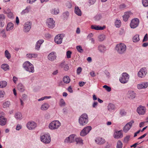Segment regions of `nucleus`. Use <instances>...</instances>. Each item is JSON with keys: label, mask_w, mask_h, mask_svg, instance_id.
Here are the masks:
<instances>
[{"label": "nucleus", "mask_w": 148, "mask_h": 148, "mask_svg": "<svg viewBox=\"0 0 148 148\" xmlns=\"http://www.w3.org/2000/svg\"><path fill=\"white\" fill-rule=\"evenodd\" d=\"M78 121L80 126H83L86 125L88 121V115L86 113L82 114L79 117Z\"/></svg>", "instance_id": "1"}, {"label": "nucleus", "mask_w": 148, "mask_h": 148, "mask_svg": "<svg viewBox=\"0 0 148 148\" xmlns=\"http://www.w3.org/2000/svg\"><path fill=\"white\" fill-rule=\"evenodd\" d=\"M126 49L125 45L123 43L117 44L115 47V50L117 53L121 54H123L125 53Z\"/></svg>", "instance_id": "2"}, {"label": "nucleus", "mask_w": 148, "mask_h": 148, "mask_svg": "<svg viewBox=\"0 0 148 148\" xmlns=\"http://www.w3.org/2000/svg\"><path fill=\"white\" fill-rule=\"evenodd\" d=\"M23 67L26 71L29 72L34 73V72L33 65L29 61L25 62L23 64Z\"/></svg>", "instance_id": "3"}, {"label": "nucleus", "mask_w": 148, "mask_h": 148, "mask_svg": "<svg viewBox=\"0 0 148 148\" xmlns=\"http://www.w3.org/2000/svg\"><path fill=\"white\" fill-rule=\"evenodd\" d=\"M61 124L58 121H54L50 123L49 125V128L51 130L57 129L60 125Z\"/></svg>", "instance_id": "4"}, {"label": "nucleus", "mask_w": 148, "mask_h": 148, "mask_svg": "<svg viewBox=\"0 0 148 148\" xmlns=\"http://www.w3.org/2000/svg\"><path fill=\"white\" fill-rule=\"evenodd\" d=\"M129 76L126 73H123L122 74V76L119 78L120 82L123 84H125L128 81Z\"/></svg>", "instance_id": "5"}, {"label": "nucleus", "mask_w": 148, "mask_h": 148, "mask_svg": "<svg viewBox=\"0 0 148 148\" xmlns=\"http://www.w3.org/2000/svg\"><path fill=\"white\" fill-rule=\"evenodd\" d=\"M41 140L42 142L48 144L51 141V137L49 134H44L40 137Z\"/></svg>", "instance_id": "6"}, {"label": "nucleus", "mask_w": 148, "mask_h": 148, "mask_svg": "<svg viewBox=\"0 0 148 148\" xmlns=\"http://www.w3.org/2000/svg\"><path fill=\"white\" fill-rule=\"evenodd\" d=\"M92 127L90 126H88L84 127L81 132L80 135L82 136L86 135L91 130Z\"/></svg>", "instance_id": "7"}, {"label": "nucleus", "mask_w": 148, "mask_h": 148, "mask_svg": "<svg viewBox=\"0 0 148 148\" xmlns=\"http://www.w3.org/2000/svg\"><path fill=\"white\" fill-rule=\"evenodd\" d=\"M147 73V70L145 67L142 68L138 71V75L140 77L143 78L145 77Z\"/></svg>", "instance_id": "8"}, {"label": "nucleus", "mask_w": 148, "mask_h": 148, "mask_svg": "<svg viewBox=\"0 0 148 148\" xmlns=\"http://www.w3.org/2000/svg\"><path fill=\"white\" fill-rule=\"evenodd\" d=\"M64 36L63 34H58L55 37L54 41L55 42L58 44H60L62 42V39Z\"/></svg>", "instance_id": "9"}, {"label": "nucleus", "mask_w": 148, "mask_h": 148, "mask_svg": "<svg viewBox=\"0 0 148 148\" xmlns=\"http://www.w3.org/2000/svg\"><path fill=\"white\" fill-rule=\"evenodd\" d=\"M139 20L138 18H136L132 19L130 23V27L132 28H135L138 25Z\"/></svg>", "instance_id": "10"}, {"label": "nucleus", "mask_w": 148, "mask_h": 148, "mask_svg": "<svg viewBox=\"0 0 148 148\" xmlns=\"http://www.w3.org/2000/svg\"><path fill=\"white\" fill-rule=\"evenodd\" d=\"M55 23L52 18H49L47 19L46 24L49 28L52 29L55 27Z\"/></svg>", "instance_id": "11"}, {"label": "nucleus", "mask_w": 148, "mask_h": 148, "mask_svg": "<svg viewBox=\"0 0 148 148\" xmlns=\"http://www.w3.org/2000/svg\"><path fill=\"white\" fill-rule=\"evenodd\" d=\"M127 97L131 100L134 99L136 97V93L133 90H129L127 93Z\"/></svg>", "instance_id": "12"}, {"label": "nucleus", "mask_w": 148, "mask_h": 148, "mask_svg": "<svg viewBox=\"0 0 148 148\" xmlns=\"http://www.w3.org/2000/svg\"><path fill=\"white\" fill-rule=\"evenodd\" d=\"M32 23L30 21L26 22L24 25L23 31L25 32H29L31 27Z\"/></svg>", "instance_id": "13"}, {"label": "nucleus", "mask_w": 148, "mask_h": 148, "mask_svg": "<svg viewBox=\"0 0 148 148\" xmlns=\"http://www.w3.org/2000/svg\"><path fill=\"white\" fill-rule=\"evenodd\" d=\"M134 123V121L133 120H131L130 122L128 123L124 127L123 129V131L126 133L131 127L132 124Z\"/></svg>", "instance_id": "14"}, {"label": "nucleus", "mask_w": 148, "mask_h": 148, "mask_svg": "<svg viewBox=\"0 0 148 148\" xmlns=\"http://www.w3.org/2000/svg\"><path fill=\"white\" fill-rule=\"evenodd\" d=\"M75 135L74 134L70 135L69 137L66 138L64 140V142L70 143L73 142L75 140Z\"/></svg>", "instance_id": "15"}, {"label": "nucleus", "mask_w": 148, "mask_h": 148, "mask_svg": "<svg viewBox=\"0 0 148 148\" xmlns=\"http://www.w3.org/2000/svg\"><path fill=\"white\" fill-rule=\"evenodd\" d=\"M57 57L56 54L55 52L52 51L49 53L47 56L48 59L51 61L55 60Z\"/></svg>", "instance_id": "16"}, {"label": "nucleus", "mask_w": 148, "mask_h": 148, "mask_svg": "<svg viewBox=\"0 0 148 148\" xmlns=\"http://www.w3.org/2000/svg\"><path fill=\"white\" fill-rule=\"evenodd\" d=\"M146 108L144 106H140L137 108V111L140 115H143L145 112Z\"/></svg>", "instance_id": "17"}, {"label": "nucleus", "mask_w": 148, "mask_h": 148, "mask_svg": "<svg viewBox=\"0 0 148 148\" xmlns=\"http://www.w3.org/2000/svg\"><path fill=\"white\" fill-rule=\"evenodd\" d=\"M27 127L29 130L35 128L36 126V123L34 121L29 122L27 124Z\"/></svg>", "instance_id": "18"}, {"label": "nucleus", "mask_w": 148, "mask_h": 148, "mask_svg": "<svg viewBox=\"0 0 148 148\" xmlns=\"http://www.w3.org/2000/svg\"><path fill=\"white\" fill-rule=\"evenodd\" d=\"M95 141L97 144L100 145H103L105 143V140L100 137L96 138L95 140Z\"/></svg>", "instance_id": "19"}, {"label": "nucleus", "mask_w": 148, "mask_h": 148, "mask_svg": "<svg viewBox=\"0 0 148 148\" xmlns=\"http://www.w3.org/2000/svg\"><path fill=\"white\" fill-rule=\"evenodd\" d=\"M123 136L122 131H116L114 133V138L119 139L122 138Z\"/></svg>", "instance_id": "20"}, {"label": "nucleus", "mask_w": 148, "mask_h": 148, "mask_svg": "<svg viewBox=\"0 0 148 148\" xmlns=\"http://www.w3.org/2000/svg\"><path fill=\"white\" fill-rule=\"evenodd\" d=\"M148 86V82H143L141 84H138L137 85L138 88L140 89L142 88H147Z\"/></svg>", "instance_id": "21"}, {"label": "nucleus", "mask_w": 148, "mask_h": 148, "mask_svg": "<svg viewBox=\"0 0 148 148\" xmlns=\"http://www.w3.org/2000/svg\"><path fill=\"white\" fill-rule=\"evenodd\" d=\"M5 20V16L3 14H0V26L3 27L4 25Z\"/></svg>", "instance_id": "22"}, {"label": "nucleus", "mask_w": 148, "mask_h": 148, "mask_svg": "<svg viewBox=\"0 0 148 148\" xmlns=\"http://www.w3.org/2000/svg\"><path fill=\"white\" fill-rule=\"evenodd\" d=\"M131 15V13L130 12H125L124 15L123 16V21L125 22L127 21Z\"/></svg>", "instance_id": "23"}, {"label": "nucleus", "mask_w": 148, "mask_h": 148, "mask_svg": "<svg viewBox=\"0 0 148 148\" xmlns=\"http://www.w3.org/2000/svg\"><path fill=\"white\" fill-rule=\"evenodd\" d=\"M98 49L100 53H104L106 51V48L104 45H100L98 46Z\"/></svg>", "instance_id": "24"}, {"label": "nucleus", "mask_w": 148, "mask_h": 148, "mask_svg": "<svg viewBox=\"0 0 148 148\" xmlns=\"http://www.w3.org/2000/svg\"><path fill=\"white\" fill-rule=\"evenodd\" d=\"M49 105L48 103H45L42 105L40 109L42 110H46L49 108Z\"/></svg>", "instance_id": "25"}, {"label": "nucleus", "mask_w": 148, "mask_h": 148, "mask_svg": "<svg viewBox=\"0 0 148 148\" xmlns=\"http://www.w3.org/2000/svg\"><path fill=\"white\" fill-rule=\"evenodd\" d=\"M6 119L3 116H0V125H5L6 122Z\"/></svg>", "instance_id": "26"}, {"label": "nucleus", "mask_w": 148, "mask_h": 148, "mask_svg": "<svg viewBox=\"0 0 148 148\" xmlns=\"http://www.w3.org/2000/svg\"><path fill=\"white\" fill-rule=\"evenodd\" d=\"M14 25L11 22L9 23L7 25L6 30L7 31H10L14 28Z\"/></svg>", "instance_id": "27"}, {"label": "nucleus", "mask_w": 148, "mask_h": 148, "mask_svg": "<svg viewBox=\"0 0 148 148\" xmlns=\"http://www.w3.org/2000/svg\"><path fill=\"white\" fill-rule=\"evenodd\" d=\"M31 9V7L29 6H27L25 9L23 10L21 13L22 15H24L28 13Z\"/></svg>", "instance_id": "28"}, {"label": "nucleus", "mask_w": 148, "mask_h": 148, "mask_svg": "<svg viewBox=\"0 0 148 148\" xmlns=\"http://www.w3.org/2000/svg\"><path fill=\"white\" fill-rule=\"evenodd\" d=\"M104 28V27H101L96 25H92L91 26V28L92 29H94L96 30H102Z\"/></svg>", "instance_id": "29"}, {"label": "nucleus", "mask_w": 148, "mask_h": 148, "mask_svg": "<svg viewBox=\"0 0 148 148\" xmlns=\"http://www.w3.org/2000/svg\"><path fill=\"white\" fill-rule=\"evenodd\" d=\"M108 109L110 112L115 110V105L112 103H109L108 106Z\"/></svg>", "instance_id": "30"}, {"label": "nucleus", "mask_w": 148, "mask_h": 148, "mask_svg": "<svg viewBox=\"0 0 148 148\" xmlns=\"http://www.w3.org/2000/svg\"><path fill=\"white\" fill-rule=\"evenodd\" d=\"M26 56L28 58L31 59L37 57L38 54L36 53H28L27 54Z\"/></svg>", "instance_id": "31"}, {"label": "nucleus", "mask_w": 148, "mask_h": 148, "mask_svg": "<svg viewBox=\"0 0 148 148\" xmlns=\"http://www.w3.org/2000/svg\"><path fill=\"white\" fill-rule=\"evenodd\" d=\"M75 12L78 16H81L82 15L81 11L78 7H75Z\"/></svg>", "instance_id": "32"}, {"label": "nucleus", "mask_w": 148, "mask_h": 148, "mask_svg": "<svg viewBox=\"0 0 148 148\" xmlns=\"http://www.w3.org/2000/svg\"><path fill=\"white\" fill-rule=\"evenodd\" d=\"M17 88L18 90L21 92H23L25 90V88L23 85L21 83L18 84Z\"/></svg>", "instance_id": "33"}, {"label": "nucleus", "mask_w": 148, "mask_h": 148, "mask_svg": "<svg viewBox=\"0 0 148 148\" xmlns=\"http://www.w3.org/2000/svg\"><path fill=\"white\" fill-rule=\"evenodd\" d=\"M63 81L64 83H69L70 82V79L68 76H65L63 78Z\"/></svg>", "instance_id": "34"}, {"label": "nucleus", "mask_w": 148, "mask_h": 148, "mask_svg": "<svg viewBox=\"0 0 148 148\" xmlns=\"http://www.w3.org/2000/svg\"><path fill=\"white\" fill-rule=\"evenodd\" d=\"M7 84L6 81L4 80L1 81L0 82V87L1 88L5 87Z\"/></svg>", "instance_id": "35"}, {"label": "nucleus", "mask_w": 148, "mask_h": 148, "mask_svg": "<svg viewBox=\"0 0 148 148\" xmlns=\"http://www.w3.org/2000/svg\"><path fill=\"white\" fill-rule=\"evenodd\" d=\"M59 105L61 107H64L66 106V103L63 99H61L60 100Z\"/></svg>", "instance_id": "36"}, {"label": "nucleus", "mask_w": 148, "mask_h": 148, "mask_svg": "<svg viewBox=\"0 0 148 148\" xmlns=\"http://www.w3.org/2000/svg\"><path fill=\"white\" fill-rule=\"evenodd\" d=\"M15 117L17 119L21 120L22 118V115L21 113L18 112L15 114Z\"/></svg>", "instance_id": "37"}, {"label": "nucleus", "mask_w": 148, "mask_h": 148, "mask_svg": "<svg viewBox=\"0 0 148 148\" xmlns=\"http://www.w3.org/2000/svg\"><path fill=\"white\" fill-rule=\"evenodd\" d=\"M139 35L136 34L133 38V41L134 42H137L140 40Z\"/></svg>", "instance_id": "38"}, {"label": "nucleus", "mask_w": 148, "mask_h": 148, "mask_svg": "<svg viewBox=\"0 0 148 148\" xmlns=\"http://www.w3.org/2000/svg\"><path fill=\"white\" fill-rule=\"evenodd\" d=\"M1 68L5 71H6L9 69V66L7 64H3L2 65Z\"/></svg>", "instance_id": "39"}, {"label": "nucleus", "mask_w": 148, "mask_h": 148, "mask_svg": "<svg viewBox=\"0 0 148 148\" xmlns=\"http://www.w3.org/2000/svg\"><path fill=\"white\" fill-rule=\"evenodd\" d=\"M75 142H76L77 144L79 143L82 144H83V141L80 138L78 137L77 138H75Z\"/></svg>", "instance_id": "40"}, {"label": "nucleus", "mask_w": 148, "mask_h": 148, "mask_svg": "<svg viewBox=\"0 0 148 148\" xmlns=\"http://www.w3.org/2000/svg\"><path fill=\"white\" fill-rule=\"evenodd\" d=\"M98 38L99 41H102L105 39L106 36L104 34H101L98 36Z\"/></svg>", "instance_id": "41"}, {"label": "nucleus", "mask_w": 148, "mask_h": 148, "mask_svg": "<svg viewBox=\"0 0 148 148\" xmlns=\"http://www.w3.org/2000/svg\"><path fill=\"white\" fill-rule=\"evenodd\" d=\"M5 57L8 59H10L11 57V54L8 50H6L5 51Z\"/></svg>", "instance_id": "42"}, {"label": "nucleus", "mask_w": 148, "mask_h": 148, "mask_svg": "<svg viewBox=\"0 0 148 148\" xmlns=\"http://www.w3.org/2000/svg\"><path fill=\"white\" fill-rule=\"evenodd\" d=\"M101 15L99 14H97L94 17L95 20L96 21H99L101 18Z\"/></svg>", "instance_id": "43"}, {"label": "nucleus", "mask_w": 148, "mask_h": 148, "mask_svg": "<svg viewBox=\"0 0 148 148\" xmlns=\"http://www.w3.org/2000/svg\"><path fill=\"white\" fill-rule=\"evenodd\" d=\"M59 11L58 9L54 8L51 10V13L53 14H57L59 13Z\"/></svg>", "instance_id": "44"}, {"label": "nucleus", "mask_w": 148, "mask_h": 148, "mask_svg": "<svg viewBox=\"0 0 148 148\" xmlns=\"http://www.w3.org/2000/svg\"><path fill=\"white\" fill-rule=\"evenodd\" d=\"M115 24L116 27H120L121 24V21L119 20H117L115 22Z\"/></svg>", "instance_id": "45"}, {"label": "nucleus", "mask_w": 148, "mask_h": 148, "mask_svg": "<svg viewBox=\"0 0 148 148\" xmlns=\"http://www.w3.org/2000/svg\"><path fill=\"white\" fill-rule=\"evenodd\" d=\"M10 105V102L8 101H6L3 104V107L4 108L8 107Z\"/></svg>", "instance_id": "46"}, {"label": "nucleus", "mask_w": 148, "mask_h": 148, "mask_svg": "<svg viewBox=\"0 0 148 148\" xmlns=\"http://www.w3.org/2000/svg\"><path fill=\"white\" fill-rule=\"evenodd\" d=\"M123 146V144L120 140H119L117 143L116 146L117 148H122Z\"/></svg>", "instance_id": "47"}, {"label": "nucleus", "mask_w": 148, "mask_h": 148, "mask_svg": "<svg viewBox=\"0 0 148 148\" xmlns=\"http://www.w3.org/2000/svg\"><path fill=\"white\" fill-rule=\"evenodd\" d=\"M76 49L77 51L79 53H82L83 51V50L82 49V47L80 45L77 46L76 47Z\"/></svg>", "instance_id": "48"}, {"label": "nucleus", "mask_w": 148, "mask_h": 148, "mask_svg": "<svg viewBox=\"0 0 148 148\" xmlns=\"http://www.w3.org/2000/svg\"><path fill=\"white\" fill-rule=\"evenodd\" d=\"M142 3L144 6L147 7L148 6V0H143Z\"/></svg>", "instance_id": "49"}, {"label": "nucleus", "mask_w": 148, "mask_h": 148, "mask_svg": "<svg viewBox=\"0 0 148 148\" xmlns=\"http://www.w3.org/2000/svg\"><path fill=\"white\" fill-rule=\"evenodd\" d=\"M103 88H105V89L108 92H109L111 90V87L106 85L103 86Z\"/></svg>", "instance_id": "50"}, {"label": "nucleus", "mask_w": 148, "mask_h": 148, "mask_svg": "<svg viewBox=\"0 0 148 148\" xmlns=\"http://www.w3.org/2000/svg\"><path fill=\"white\" fill-rule=\"evenodd\" d=\"M120 114L121 116H123L126 115V112L124 109H122L120 110Z\"/></svg>", "instance_id": "51"}, {"label": "nucleus", "mask_w": 148, "mask_h": 148, "mask_svg": "<svg viewBox=\"0 0 148 148\" xmlns=\"http://www.w3.org/2000/svg\"><path fill=\"white\" fill-rule=\"evenodd\" d=\"M71 52L70 51H68L66 52V56L67 58H71Z\"/></svg>", "instance_id": "52"}, {"label": "nucleus", "mask_w": 148, "mask_h": 148, "mask_svg": "<svg viewBox=\"0 0 148 148\" xmlns=\"http://www.w3.org/2000/svg\"><path fill=\"white\" fill-rule=\"evenodd\" d=\"M69 15V13L67 11H66L63 13V16L64 18L66 19L68 18Z\"/></svg>", "instance_id": "53"}, {"label": "nucleus", "mask_w": 148, "mask_h": 148, "mask_svg": "<svg viewBox=\"0 0 148 148\" xmlns=\"http://www.w3.org/2000/svg\"><path fill=\"white\" fill-rule=\"evenodd\" d=\"M8 15V17L9 18H12L13 17V13L11 12H9L6 13Z\"/></svg>", "instance_id": "54"}, {"label": "nucleus", "mask_w": 148, "mask_h": 148, "mask_svg": "<svg viewBox=\"0 0 148 148\" xmlns=\"http://www.w3.org/2000/svg\"><path fill=\"white\" fill-rule=\"evenodd\" d=\"M130 138V136H127L124 138V141L125 143H127Z\"/></svg>", "instance_id": "55"}, {"label": "nucleus", "mask_w": 148, "mask_h": 148, "mask_svg": "<svg viewBox=\"0 0 148 148\" xmlns=\"http://www.w3.org/2000/svg\"><path fill=\"white\" fill-rule=\"evenodd\" d=\"M98 103L97 101H94L92 104V107L93 108H96L97 107Z\"/></svg>", "instance_id": "56"}, {"label": "nucleus", "mask_w": 148, "mask_h": 148, "mask_svg": "<svg viewBox=\"0 0 148 148\" xmlns=\"http://www.w3.org/2000/svg\"><path fill=\"white\" fill-rule=\"evenodd\" d=\"M148 40V35L147 34H146L144 36L143 39V42H144L145 41H147Z\"/></svg>", "instance_id": "57"}, {"label": "nucleus", "mask_w": 148, "mask_h": 148, "mask_svg": "<svg viewBox=\"0 0 148 148\" xmlns=\"http://www.w3.org/2000/svg\"><path fill=\"white\" fill-rule=\"evenodd\" d=\"M40 46L41 45H39L38 43L37 42L35 45V49L38 50H39Z\"/></svg>", "instance_id": "58"}, {"label": "nucleus", "mask_w": 148, "mask_h": 148, "mask_svg": "<svg viewBox=\"0 0 148 148\" xmlns=\"http://www.w3.org/2000/svg\"><path fill=\"white\" fill-rule=\"evenodd\" d=\"M82 69L80 67H78L77 70V74L79 75L80 73L82 71Z\"/></svg>", "instance_id": "59"}, {"label": "nucleus", "mask_w": 148, "mask_h": 148, "mask_svg": "<svg viewBox=\"0 0 148 148\" xmlns=\"http://www.w3.org/2000/svg\"><path fill=\"white\" fill-rule=\"evenodd\" d=\"M64 66V67H63V68L64 69V70L67 71L69 69V66H68L67 64H66Z\"/></svg>", "instance_id": "60"}, {"label": "nucleus", "mask_w": 148, "mask_h": 148, "mask_svg": "<svg viewBox=\"0 0 148 148\" xmlns=\"http://www.w3.org/2000/svg\"><path fill=\"white\" fill-rule=\"evenodd\" d=\"M5 92L4 91H0V97H4Z\"/></svg>", "instance_id": "61"}, {"label": "nucleus", "mask_w": 148, "mask_h": 148, "mask_svg": "<svg viewBox=\"0 0 148 148\" xmlns=\"http://www.w3.org/2000/svg\"><path fill=\"white\" fill-rule=\"evenodd\" d=\"M86 83V82H79V85L80 87L83 86Z\"/></svg>", "instance_id": "62"}, {"label": "nucleus", "mask_w": 148, "mask_h": 148, "mask_svg": "<svg viewBox=\"0 0 148 148\" xmlns=\"http://www.w3.org/2000/svg\"><path fill=\"white\" fill-rule=\"evenodd\" d=\"M96 0H89V3L90 5H93L96 2Z\"/></svg>", "instance_id": "63"}, {"label": "nucleus", "mask_w": 148, "mask_h": 148, "mask_svg": "<svg viewBox=\"0 0 148 148\" xmlns=\"http://www.w3.org/2000/svg\"><path fill=\"white\" fill-rule=\"evenodd\" d=\"M12 80L14 83L16 84V81L18 80V78L15 76H14Z\"/></svg>", "instance_id": "64"}]
</instances>
